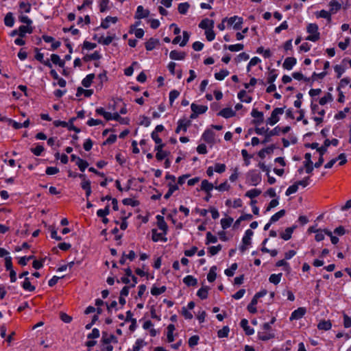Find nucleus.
<instances>
[{"label": "nucleus", "mask_w": 351, "mask_h": 351, "mask_svg": "<svg viewBox=\"0 0 351 351\" xmlns=\"http://www.w3.org/2000/svg\"><path fill=\"white\" fill-rule=\"evenodd\" d=\"M158 43V40L151 38L145 43V48L147 51L154 49Z\"/></svg>", "instance_id": "obj_50"}, {"label": "nucleus", "mask_w": 351, "mask_h": 351, "mask_svg": "<svg viewBox=\"0 0 351 351\" xmlns=\"http://www.w3.org/2000/svg\"><path fill=\"white\" fill-rule=\"evenodd\" d=\"M329 6L331 14H335L341 9V4L336 0H332L329 3Z\"/></svg>", "instance_id": "obj_26"}, {"label": "nucleus", "mask_w": 351, "mask_h": 351, "mask_svg": "<svg viewBox=\"0 0 351 351\" xmlns=\"http://www.w3.org/2000/svg\"><path fill=\"white\" fill-rule=\"evenodd\" d=\"M217 241L216 236L213 235L211 232L206 233V243H215Z\"/></svg>", "instance_id": "obj_64"}, {"label": "nucleus", "mask_w": 351, "mask_h": 351, "mask_svg": "<svg viewBox=\"0 0 351 351\" xmlns=\"http://www.w3.org/2000/svg\"><path fill=\"white\" fill-rule=\"evenodd\" d=\"M230 332L228 326H223L221 330L217 332V335L219 338L228 337Z\"/></svg>", "instance_id": "obj_53"}, {"label": "nucleus", "mask_w": 351, "mask_h": 351, "mask_svg": "<svg viewBox=\"0 0 351 351\" xmlns=\"http://www.w3.org/2000/svg\"><path fill=\"white\" fill-rule=\"evenodd\" d=\"M243 45L241 43L230 45L227 47L228 50H230V51H240L243 50Z\"/></svg>", "instance_id": "obj_52"}, {"label": "nucleus", "mask_w": 351, "mask_h": 351, "mask_svg": "<svg viewBox=\"0 0 351 351\" xmlns=\"http://www.w3.org/2000/svg\"><path fill=\"white\" fill-rule=\"evenodd\" d=\"M79 177L82 179L81 186L86 191V197L90 196L92 193L90 182L86 178L84 174H80Z\"/></svg>", "instance_id": "obj_7"}, {"label": "nucleus", "mask_w": 351, "mask_h": 351, "mask_svg": "<svg viewBox=\"0 0 351 351\" xmlns=\"http://www.w3.org/2000/svg\"><path fill=\"white\" fill-rule=\"evenodd\" d=\"M75 164L78 166L79 169L82 171H84L85 169L88 166V163L87 162V161H86L82 158L77 159V162Z\"/></svg>", "instance_id": "obj_57"}, {"label": "nucleus", "mask_w": 351, "mask_h": 351, "mask_svg": "<svg viewBox=\"0 0 351 351\" xmlns=\"http://www.w3.org/2000/svg\"><path fill=\"white\" fill-rule=\"evenodd\" d=\"M32 32V28L29 25H21L19 28V36L20 37H24L27 34H31Z\"/></svg>", "instance_id": "obj_27"}, {"label": "nucleus", "mask_w": 351, "mask_h": 351, "mask_svg": "<svg viewBox=\"0 0 351 351\" xmlns=\"http://www.w3.org/2000/svg\"><path fill=\"white\" fill-rule=\"evenodd\" d=\"M285 214V210H280V211L275 213L270 218V221L272 223H275L278 221L281 217H282Z\"/></svg>", "instance_id": "obj_48"}, {"label": "nucleus", "mask_w": 351, "mask_h": 351, "mask_svg": "<svg viewBox=\"0 0 351 351\" xmlns=\"http://www.w3.org/2000/svg\"><path fill=\"white\" fill-rule=\"evenodd\" d=\"M223 22H226L228 27H231L234 30H240L242 28L243 19L241 16L235 15L229 18H224Z\"/></svg>", "instance_id": "obj_2"}, {"label": "nucleus", "mask_w": 351, "mask_h": 351, "mask_svg": "<svg viewBox=\"0 0 351 351\" xmlns=\"http://www.w3.org/2000/svg\"><path fill=\"white\" fill-rule=\"evenodd\" d=\"M189 4L187 2L181 3L178 5V11L180 14H184L187 12L189 8Z\"/></svg>", "instance_id": "obj_49"}, {"label": "nucleus", "mask_w": 351, "mask_h": 351, "mask_svg": "<svg viewBox=\"0 0 351 351\" xmlns=\"http://www.w3.org/2000/svg\"><path fill=\"white\" fill-rule=\"evenodd\" d=\"M296 62H297V60L295 58L289 57L285 60L282 66L285 69L290 71L296 64Z\"/></svg>", "instance_id": "obj_15"}, {"label": "nucleus", "mask_w": 351, "mask_h": 351, "mask_svg": "<svg viewBox=\"0 0 351 351\" xmlns=\"http://www.w3.org/2000/svg\"><path fill=\"white\" fill-rule=\"evenodd\" d=\"M350 112L349 108H345L343 110L339 111L337 114H335V118L336 119L340 120L343 119L346 117V114Z\"/></svg>", "instance_id": "obj_59"}, {"label": "nucleus", "mask_w": 351, "mask_h": 351, "mask_svg": "<svg viewBox=\"0 0 351 351\" xmlns=\"http://www.w3.org/2000/svg\"><path fill=\"white\" fill-rule=\"evenodd\" d=\"M215 172L218 173H223L226 169V166L225 164L222 163H216L214 166Z\"/></svg>", "instance_id": "obj_61"}, {"label": "nucleus", "mask_w": 351, "mask_h": 351, "mask_svg": "<svg viewBox=\"0 0 351 351\" xmlns=\"http://www.w3.org/2000/svg\"><path fill=\"white\" fill-rule=\"evenodd\" d=\"M208 290L209 287L206 286L202 287L197 291V295L202 300L206 299L208 297Z\"/></svg>", "instance_id": "obj_38"}, {"label": "nucleus", "mask_w": 351, "mask_h": 351, "mask_svg": "<svg viewBox=\"0 0 351 351\" xmlns=\"http://www.w3.org/2000/svg\"><path fill=\"white\" fill-rule=\"evenodd\" d=\"M278 77L277 71L275 69H271L269 71L267 75V82L269 84H272L275 82L276 78Z\"/></svg>", "instance_id": "obj_44"}, {"label": "nucleus", "mask_w": 351, "mask_h": 351, "mask_svg": "<svg viewBox=\"0 0 351 351\" xmlns=\"http://www.w3.org/2000/svg\"><path fill=\"white\" fill-rule=\"evenodd\" d=\"M235 111L231 108H223L218 113V115L226 119L235 116Z\"/></svg>", "instance_id": "obj_16"}, {"label": "nucleus", "mask_w": 351, "mask_h": 351, "mask_svg": "<svg viewBox=\"0 0 351 351\" xmlns=\"http://www.w3.org/2000/svg\"><path fill=\"white\" fill-rule=\"evenodd\" d=\"M298 190V184H296V182L291 186H289L285 192V195L287 196H289L293 193H295Z\"/></svg>", "instance_id": "obj_56"}, {"label": "nucleus", "mask_w": 351, "mask_h": 351, "mask_svg": "<svg viewBox=\"0 0 351 351\" xmlns=\"http://www.w3.org/2000/svg\"><path fill=\"white\" fill-rule=\"evenodd\" d=\"M166 291V287L162 286L160 287H158L156 286H153L151 289V294L153 295H159L163 293Z\"/></svg>", "instance_id": "obj_43"}, {"label": "nucleus", "mask_w": 351, "mask_h": 351, "mask_svg": "<svg viewBox=\"0 0 351 351\" xmlns=\"http://www.w3.org/2000/svg\"><path fill=\"white\" fill-rule=\"evenodd\" d=\"M237 269V264L233 263L231 265L230 267L228 269H226L224 271L225 274L227 276H232L234 274L235 271Z\"/></svg>", "instance_id": "obj_55"}, {"label": "nucleus", "mask_w": 351, "mask_h": 351, "mask_svg": "<svg viewBox=\"0 0 351 351\" xmlns=\"http://www.w3.org/2000/svg\"><path fill=\"white\" fill-rule=\"evenodd\" d=\"M43 40L48 43H51V48L53 50L56 49L60 46V42L56 41L54 38L49 36H43Z\"/></svg>", "instance_id": "obj_22"}, {"label": "nucleus", "mask_w": 351, "mask_h": 351, "mask_svg": "<svg viewBox=\"0 0 351 351\" xmlns=\"http://www.w3.org/2000/svg\"><path fill=\"white\" fill-rule=\"evenodd\" d=\"M306 32L308 36L306 40L312 42L317 41L320 38L318 25L316 23H308L306 26Z\"/></svg>", "instance_id": "obj_1"}, {"label": "nucleus", "mask_w": 351, "mask_h": 351, "mask_svg": "<svg viewBox=\"0 0 351 351\" xmlns=\"http://www.w3.org/2000/svg\"><path fill=\"white\" fill-rule=\"evenodd\" d=\"M333 101V96L331 93H327L324 96L320 98L319 103L322 106H324L328 103H330Z\"/></svg>", "instance_id": "obj_29"}, {"label": "nucleus", "mask_w": 351, "mask_h": 351, "mask_svg": "<svg viewBox=\"0 0 351 351\" xmlns=\"http://www.w3.org/2000/svg\"><path fill=\"white\" fill-rule=\"evenodd\" d=\"M229 75V71L226 69L221 70L219 72L215 74V77L217 80H223L226 77Z\"/></svg>", "instance_id": "obj_47"}, {"label": "nucleus", "mask_w": 351, "mask_h": 351, "mask_svg": "<svg viewBox=\"0 0 351 351\" xmlns=\"http://www.w3.org/2000/svg\"><path fill=\"white\" fill-rule=\"evenodd\" d=\"M306 310L304 307H300L293 311L290 316V320H298L301 319L306 313Z\"/></svg>", "instance_id": "obj_10"}, {"label": "nucleus", "mask_w": 351, "mask_h": 351, "mask_svg": "<svg viewBox=\"0 0 351 351\" xmlns=\"http://www.w3.org/2000/svg\"><path fill=\"white\" fill-rule=\"evenodd\" d=\"M191 122L189 120L186 119H180L178 121V126L176 129V132L179 134L182 132H186L189 126L190 125Z\"/></svg>", "instance_id": "obj_8"}, {"label": "nucleus", "mask_w": 351, "mask_h": 351, "mask_svg": "<svg viewBox=\"0 0 351 351\" xmlns=\"http://www.w3.org/2000/svg\"><path fill=\"white\" fill-rule=\"evenodd\" d=\"M241 155L244 159L245 165L248 166L250 164V159L252 158V156H250L246 149L241 150Z\"/></svg>", "instance_id": "obj_58"}, {"label": "nucleus", "mask_w": 351, "mask_h": 351, "mask_svg": "<svg viewBox=\"0 0 351 351\" xmlns=\"http://www.w3.org/2000/svg\"><path fill=\"white\" fill-rule=\"evenodd\" d=\"M51 61L60 67H64L65 64L64 61L61 60L60 57L57 54H51Z\"/></svg>", "instance_id": "obj_31"}, {"label": "nucleus", "mask_w": 351, "mask_h": 351, "mask_svg": "<svg viewBox=\"0 0 351 351\" xmlns=\"http://www.w3.org/2000/svg\"><path fill=\"white\" fill-rule=\"evenodd\" d=\"M157 219V226L158 228L163 232V234H167L168 231V226L167 223L165 221V219L161 215H157L156 216Z\"/></svg>", "instance_id": "obj_11"}, {"label": "nucleus", "mask_w": 351, "mask_h": 351, "mask_svg": "<svg viewBox=\"0 0 351 351\" xmlns=\"http://www.w3.org/2000/svg\"><path fill=\"white\" fill-rule=\"evenodd\" d=\"M22 287L28 291H33L35 290V287L32 285L29 278H25L24 282L21 285Z\"/></svg>", "instance_id": "obj_42"}, {"label": "nucleus", "mask_w": 351, "mask_h": 351, "mask_svg": "<svg viewBox=\"0 0 351 351\" xmlns=\"http://www.w3.org/2000/svg\"><path fill=\"white\" fill-rule=\"evenodd\" d=\"M317 18H323L327 19L328 21L331 20V12L325 10H322L315 13Z\"/></svg>", "instance_id": "obj_24"}, {"label": "nucleus", "mask_w": 351, "mask_h": 351, "mask_svg": "<svg viewBox=\"0 0 351 351\" xmlns=\"http://www.w3.org/2000/svg\"><path fill=\"white\" fill-rule=\"evenodd\" d=\"M176 330V327L173 324H169L167 326V339L168 342H173L175 339L174 338V331Z\"/></svg>", "instance_id": "obj_23"}, {"label": "nucleus", "mask_w": 351, "mask_h": 351, "mask_svg": "<svg viewBox=\"0 0 351 351\" xmlns=\"http://www.w3.org/2000/svg\"><path fill=\"white\" fill-rule=\"evenodd\" d=\"M214 186L212 183L209 182L207 180H203L201 183V190L210 193L214 189Z\"/></svg>", "instance_id": "obj_25"}, {"label": "nucleus", "mask_w": 351, "mask_h": 351, "mask_svg": "<svg viewBox=\"0 0 351 351\" xmlns=\"http://www.w3.org/2000/svg\"><path fill=\"white\" fill-rule=\"evenodd\" d=\"M4 23L6 26L12 27L14 24V19L12 12H8L4 18Z\"/></svg>", "instance_id": "obj_32"}, {"label": "nucleus", "mask_w": 351, "mask_h": 351, "mask_svg": "<svg viewBox=\"0 0 351 351\" xmlns=\"http://www.w3.org/2000/svg\"><path fill=\"white\" fill-rule=\"evenodd\" d=\"M199 27L204 31L214 27V21L209 19H203L199 24Z\"/></svg>", "instance_id": "obj_14"}, {"label": "nucleus", "mask_w": 351, "mask_h": 351, "mask_svg": "<svg viewBox=\"0 0 351 351\" xmlns=\"http://www.w3.org/2000/svg\"><path fill=\"white\" fill-rule=\"evenodd\" d=\"M293 231V228H287L284 232L281 234V238L285 241H288L291 238V235Z\"/></svg>", "instance_id": "obj_46"}, {"label": "nucleus", "mask_w": 351, "mask_h": 351, "mask_svg": "<svg viewBox=\"0 0 351 351\" xmlns=\"http://www.w3.org/2000/svg\"><path fill=\"white\" fill-rule=\"evenodd\" d=\"M256 52L259 54L263 55L265 58H268L271 56V51L269 49H265L263 47H260L257 49Z\"/></svg>", "instance_id": "obj_54"}, {"label": "nucleus", "mask_w": 351, "mask_h": 351, "mask_svg": "<svg viewBox=\"0 0 351 351\" xmlns=\"http://www.w3.org/2000/svg\"><path fill=\"white\" fill-rule=\"evenodd\" d=\"M251 115L255 119L254 122L256 124H261L263 122L264 115L262 112H260L256 109H253L252 110Z\"/></svg>", "instance_id": "obj_17"}, {"label": "nucleus", "mask_w": 351, "mask_h": 351, "mask_svg": "<svg viewBox=\"0 0 351 351\" xmlns=\"http://www.w3.org/2000/svg\"><path fill=\"white\" fill-rule=\"evenodd\" d=\"M94 78H95V75L94 74H88V75H87L86 76V77H84L82 80V84L84 87L88 88L91 85Z\"/></svg>", "instance_id": "obj_36"}, {"label": "nucleus", "mask_w": 351, "mask_h": 351, "mask_svg": "<svg viewBox=\"0 0 351 351\" xmlns=\"http://www.w3.org/2000/svg\"><path fill=\"white\" fill-rule=\"evenodd\" d=\"M183 282L187 286H195L197 284V280L191 275L184 277Z\"/></svg>", "instance_id": "obj_33"}, {"label": "nucleus", "mask_w": 351, "mask_h": 351, "mask_svg": "<svg viewBox=\"0 0 351 351\" xmlns=\"http://www.w3.org/2000/svg\"><path fill=\"white\" fill-rule=\"evenodd\" d=\"M282 274H273L269 278V281L274 285H278L281 281Z\"/></svg>", "instance_id": "obj_40"}, {"label": "nucleus", "mask_w": 351, "mask_h": 351, "mask_svg": "<svg viewBox=\"0 0 351 351\" xmlns=\"http://www.w3.org/2000/svg\"><path fill=\"white\" fill-rule=\"evenodd\" d=\"M253 234L254 232L252 230L247 229L245 230L244 236L242 239L243 245L247 246L250 244Z\"/></svg>", "instance_id": "obj_21"}, {"label": "nucleus", "mask_w": 351, "mask_h": 351, "mask_svg": "<svg viewBox=\"0 0 351 351\" xmlns=\"http://www.w3.org/2000/svg\"><path fill=\"white\" fill-rule=\"evenodd\" d=\"M304 158H305L306 171L307 173H310L313 170V162L311 160V154L309 153L305 154Z\"/></svg>", "instance_id": "obj_18"}, {"label": "nucleus", "mask_w": 351, "mask_h": 351, "mask_svg": "<svg viewBox=\"0 0 351 351\" xmlns=\"http://www.w3.org/2000/svg\"><path fill=\"white\" fill-rule=\"evenodd\" d=\"M167 234H163V232H158L156 230L154 229L152 230V240L154 242L158 241H163L166 242L167 241V239L165 237V235Z\"/></svg>", "instance_id": "obj_13"}, {"label": "nucleus", "mask_w": 351, "mask_h": 351, "mask_svg": "<svg viewBox=\"0 0 351 351\" xmlns=\"http://www.w3.org/2000/svg\"><path fill=\"white\" fill-rule=\"evenodd\" d=\"M149 12L148 10L145 9L142 5H138L135 14V18L141 19L146 18L149 16Z\"/></svg>", "instance_id": "obj_12"}, {"label": "nucleus", "mask_w": 351, "mask_h": 351, "mask_svg": "<svg viewBox=\"0 0 351 351\" xmlns=\"http://www.w3.org/2000/svg\"><path fill=\"white\" fill-rule=\"evenodd\" d=\"M114 38H115L114 34L109 35L106 37L102 36L99 38V43H100L104 45H108L112 42V40L114 39Z\"/></svg>", "instance_id": "obj_41"}, {"label": "nucleus", "mask_w": 351, "mask_h": 351, "mask_svg": "<svg viewBox=\"0 0 351 351\" xmlns=\"http://www.w3.org/2000/svg\"><path fill=\"white\" fill-rule=\"evenodd\" d=\"M186 56V53L182 51H178L176 50H173L169 53V57L171 59L174 60H182L184 59Z\"/></svg>", "instance_id": "obj_20"}, {"label": "nucleus", "mask_w": 351, "mask_h": 351, "mask_svg": "<svg viewBox=\"0 0 351 351\" xmlns=\"http://www.w3.org/2000/svg\"><path fill=\"white\" fill-rule=\"evenodd\" d=\"M261 191L258 189H252L249 191H247L245 193V196L250 198L254 199L256 197H258L259 195H261Z\"/></svg>", "instance_id": "obj_35"}, {"label": "nucleus", "mask_w": 351, "mask_h": 351, "mask_svg": "<svg viewBox=\"0 0 351 351\" xmlns=\"http://www.w3.org/2000/svg\"><path fill=\"white\" fill-rule=\"evenodd\" d=\"M238 97L242 102L249 104L252 101V97L248 96L245 90L240 91Z\"/></svg>", "instance_id": "obj_37"}, {"label": "nucleus", "mask_w": 351, "mask_h": 351, "mask_svg": "<svg viewBox=\"0 0 351 351\" xmlns=\"http://www.w3.org/2000/svg\"><path fill=\"white\" fill-rule=\"evenodd\" d=\"M92 94H93L92 90H86L81 87H79L77 90L76 96L80 97L82 95H84L86 97H88L91 96Z\"/></svg>", "instance_id": "obj_39"}, {"label": "nucleus", "mask_w": 351, "mask_h": 351, "mask_svg": "<svg viewBox=\"0 0 351 351\" xmlns=\"http://www.w3.org/2000/svg\"><path fill=\"white\" fill-rule=\"evenodd\" d=\"M19 7L22 12L29 13L31 10V5L29 3L21 2Z\"/></svg>", "instance_id": "obj_62"}, {"label": "nucleus", "mask_w": 351, "mask_h": 351, "mask_svg": "<svg viewBox=\"0 0 351 351\" xmlns=\"http://www.w3.org/2000/svg\"><path fill=\"white\" fill-rule=\"evenodd\" d=\"M241 326L247 335H252L254 333V330L249 326L248 321L246 319H243L241 321Z\"/></svg>", "instance_id": "obj_19"}, {"label": "nucleus", "mask_w": 351, "mask_h": 351, "mask_svg": "<svg viewBox=\"0 0 351 351\" xmlns=\"http://www.w3.org/2000/svg\"><path fill=\"white\" fill-rule=\"evenodd\" d=\"M233 221H234L233 218H232L230 217H226V218H222L221 219V228L223 230H226V229L228 228L232 225Z\"/></svg>", "instance_id": "obj_34"}, {"label": "nucleus", "mask_w": 351, "mask_h": 351, "mask_svg": "<svg viewBox=\"0 0 351 351\" xmlns=\"http://www.w3.org/2000/svg\"><path fill=\"white\" fill-rule=\"evenodd\" d=\"M285 112L284 108H276L273 110L271 113V116L267 119L266 123L267 125L271 126L274 125L277 123L279 120L280 116Z\"/></svg>", "instance_id": "obj_3"}, {"label": "nucleus", "mask_w": 351, "mask_h": 351, "mask_svg": "<svg viewBox=\"0 0 351 351\" xmlns=\"http://www.w3.org/2000/svg\"><path fill=\"white\" fill-rule=\"evenodd\" d=\"M247 178L252 186H257L261 182V176L256 170H250L247 173Z\"/></svg>", "instance_id": "obj_4"}, {"label": "nucleus", "mask_w": 351, "mask_h": 351, "mask_svg": "<svg viewBox=\"0 0 351 351\" xmlns=\"http://www.w3.org/2000/svg\"><path fill=\"white\" fill-rule=\"evenodd\" d=\"M217 268L216 266H213L210 267L208 274H207V280L210 282H213L215 280L217 277Z\"/></svg>", "instance_id": "obj_28"}, {"label": "nucleus", "mask_w": 351, "mask_h": 351, "mask_svg": "<svg viewBox=\"0 0 351 351\" xmlns=\"http://www.w3.org/2000/svg\"><path fill=\"white\" fill-rule=\"evenodd\" d=\"M258 337L260 339L266 341V340H269V339L273 338L274 335L271 334V333H267V332H258Z\"/></svg>", "instance_id": "obj_60"}, {"label": "nucleus", "mask_w": 351, "mask_h": 351, "mask_svg": "<svg viewBox=\"0 0 351 351\" xmlns=\"http://www.w3.org/2000/svg\"><path fill=\"white\" fill-rule=\"evenodd\" d=\"M117 21L118 18L117 16H108L102 20L100 27L104 29H106L110 27L111 24H115Z\"/></svg>", "instance_id": "obj_9"}, {"label": "nucleus", "mask_w": 351, "mask_h": 351, "mask_svg": "<svg viewBox=\"0 0 351 351\" xmlns=\"http://www.w3.org/2000/svg\"><path fill=\"white\" fill-rule=\"evenodd\" d=\"M216 190L220 192L228 191L230 189V185L228 183V181H225L219 185L215 187Z\"/></svg>", "instance_id": "obj_45"}, {"label": "nucleus", "mask_w": 351, "mask_h": 351, "mask_svg": "<svg viewBox=\"0 0 351 351\" xmlns=\"http://www.w3.org/2000/svg\"><path fill=\"white\" fill-rule=\"evenodd\" d=\"M204 34L208 41L211 42L215 40V33L213 31V28L206 30Z\"/></svg>", "instance_id": "obj_51"}, {"label": "nucleus", "mask_w": 351, "mask_h": 351, "mask_svg": "<svg viewBox=\"0 0 351 351\" xmlns=\"http://www.w3.org/2000/svg\"><path fill=\"white\" fill-rule=\"evenodd\" d=\"M327 230H319L318 232H317V233L315 234V240L318 242L319 241H322V240H324V237H325V234H326V232Z\"/></svg>", "instance_id": "obj_63"}, {"label": "nucleus", "mask_w": 351, "mask_h": 351, "mask_svg": "<svg viewBox=\"0 0 351 351\" xmlns=\"http://www.w3.org/2000/svg\"><path fill=\"white\" fill-rule=\"evenodd\" d=\"M202 138L207 143L211 145L216 143L215 133L211 129L206 130L202 135Z\"/></svg>", "instance_id": "obj_6"}, {"label": "nucleus", "mask_w": 351, "mask_h": 351, "mask_svg": "<svg viewBox=\"0 0 351 351\" xmlns=\"http://www.w3.org/2000/svg\"><path fill=\"white\" fill-rule=\"evenodd\" d=\"M191 110L193 111V114L191 115V118L194 119L198 114H203L206 112L208 110V107L204 105H197L193 103L191 106Z\"/></svg>", "instance_id": "obj_5"}, {"label": "nucleus", "mask_w": 351, "mask_h": 351, "mask_svg": "<svg viewBox=\"0 0 351 351\" xmlns=\"http://www.w3.org/2000/svg\"><path fill=\"white\" fill-rule=\"evenodd\" d=\"M332 324L329 320H322L317 325L319 330H328L331 328Z\"/></svg>", "instance_id": "obj_30"}]
</instances>
